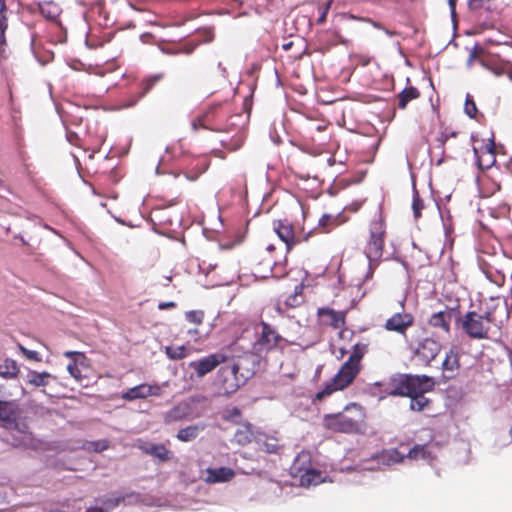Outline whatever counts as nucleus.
<instances>
[{
    "mask_svg": "<svg viewBox=\"0 0 512 512\" xmlns=\"http://www.w3.org/2000/svg\"><path fill=\"white\" fill-rule=\"evenodd\" d=\"M260 449L268 454H278L281 446L277 438L266 436L260 444Z\"/></svg>",
    "mask_w": 512,
    "mask_h": 512,
    "instance_id": "473e14b6",
    "label": "nucleus"
},
{
    "mask_svg": "<svg viewBox=\"0 0 512 512\" xmlns=\"http://www.w3.org/2000/svg\"><path fill=\"white\" fill-rule=\"evenodd\" d=\"M372 220L368 225V238L364 248V253L369 260L370 265L377 263L382 257L385 237L386 223L382 212V205L375 204L372 209Z\"/></svg>",
    "mask_w": 512,
    "mask_h": 512,
    "instance_id": "20e7f679",
    "label": "nucleus"
},
{
    "mask_svg": "<svg viewBox=\"0 0 512 512\" xmlns=\"http://www.w3.org/2000/svg\"><path fill=\"white\" fill-rule=\"evenodd\" d=\"M192 415V407L191 404L182 401L176 404L173 408L167 411L164 414L163 420L166 424H171L173 422H178L184 419L190 418Z\"/></svg>",
    "mask_w": 512,
    "mask_h": 512,
    "instance_id": "aec40b11",
    "label": "nucleus"
},
{
    "mask_svg": "<svg viewBox=\"0 0 512 512\" xmlns=\"http://www.w3.org/2000/svg\"><path fill=\"white\" fill-rule=\"evenodd\" d=\"M368 22H370L375 28L381 29V24L378 22H375L373 20L367 19Z\"/></svg>",
    "mask_w": 512,
    "mask_h": 512,
    "instance_id": "bf43d9fd",
    "label": "nucleus"
},
{
    "mask_svg": "<svg viewBox=\"0 0 512 512\" xmlns=\"http://www.w3.org/2000/svg\"><path fill=\"white\" fill-rule=\"evenodd\" d=\"M9 9L6 0H0V59L7 57V38L6 32L9 27Z\"/></svg>",
    "mask_w": 512,
    "mask_h": 512,
    "instance_id": "6ab92c4d",
    "label": "nucleus"
},
{
    "mask_svg": "<svg viewBox=\"0 0 512 512\" xmlns=\"http://www.w3.org/2000/svg\"><path fill=\"white\" fill-rule=\"evenodd\" d=\"M199 326H194L192 328L187 329V335L190 337V339L194 342H198L202 336L198 329Z\"/></svg>",
    "mask_w": 512,
    "mask_h": 512,
    "instance_id": "3c124183",
    "label": "nucleus"
},
{
    "mask_svg": "<svg viewBox=\"0 0 512 512\" xmlns=\"http://www.w3.org/2000/svg\"><path fill=\"white\" fill-rule=\"evenodd\" d=\"M250 433L247 431H237L235 437L237 438V442L240 444H247L251 441Z\"/></svg>",
    "mask_w": 512,
    "mask_h": 512,
    "instance_id": "8fccbe9b",
    "label": "nucleus"
},
{
    "mask_svg": "<svg viewBox=\"0 0 512 512\" xmlns=\"http://www.w3.org/2000/svg\"><path fill=\"white\" fill-rule=\"evenodd\" d=\"M241 359L237 362L226 364L218 372V381L223 391L227 394L237 391L249 378V370L241 371Z\"/></svg>",
    "mask_w": 512,
    "mask_h": 512,
    "instance_id": "1a4fd4ad",
    "label": "nucleus"
},
{
    "mask_svg": "<svg viewBox=\"0 0 512 512\" xmlns=\"http://www.w3.org/2000/svg\"><path fill=\"white\" fill-rule=\"evenodd\" d=\"M17 347H18V350L21 352V354L26 359L35 361V362H42V357L37 351L29 350L28 348H26L24 345H22L20 343L17 345Z\"/></svg>",
    "mask_w": 512,
    "mask_h": 512,
    "instance_id": "4c0bfd02",
    "label": "nucleus"
},
{
    "mask_svg": "<svg viewBox=\"0 0 512 512\" xmlns=\"http://www.w3.org/2000/svg\"><path fill=\"white\" fill-rule=\"evenodd\" d=\"M412 209H413L414 217L416 219L420 218L421 212L424 209V202L420 198L419 193L417 191H415L414 195H413Z\"/></svg>",
    "mask_w": 512,
    "mask_h": 512,
    "instance_id": "ea45409f",
    "label": "nucleus"
},
{
    "mask_svg": "<svg viewBox=\"0 0 512 512\" xmlns=\"http://www.w3.org/2000/svg\"><path fill=\"white\" fill-rule=\"evenodd\" d=\"M460 355L461 349L456 345L450 347L449 351L446 353L442 362V370L447 379H452L458 374L461 367Z\"/></svg>",
    "mask_w": 512,
    "mask_h": 512,
    "instance_id": "dca6fc26",
    "label": "nucleus"
},
{
    "mask_svg": "<svg viewBox=\"0 0 512 512\" xmlns=\"http://www.w3.org/2000/svg\"><path fill=\"white\" fill-rule=\"evenodd\" d=\"M368 343L358 342L352 346L350 356L342 364L335 376L318 391L315 399L322 401L336 391H342L350 386L362 370V359L368 352Z\"/></svg>",
    "mask_w": 512,
    "mask_h": 512,
    "instance_id": "f03ea898",
    "label": "nucleus"
},
{
    "mask_svg": "<svg viewBox=\"0 0 512 512\" xmlns=\"http://www.w3.org/2000/svg\"><path fill=\"white\" fill-rule=\"evenodd\" d=\"M502 73H504V71H503V70H502V71H499V72H496V74H497V75H500V74H502Z\"/></svg>",
    "mask_w": 512,
    "mask_h": 512,
    "instance_id": "338daca9",
    "label": "nucleus"
},
{
    "mask_svg": "<svg viewBox=\"0 0 512 512\" xmlns=\"http://www.w3.org/2000/svg\"><path fill=\"white\" fill-rule=\"evenodd\" d=\"M454 308L446 307L445 310L434 312L427 319L430 328L437 332L449 335L451 333V320L454 316Z\"/></svg>",
    "mask_w": 512,
    "mask_h": 512,
    "instance_id": "2eb2a0df",
    "label": "nucleus"
},
{
    "mask_svg": "<svg viewBox=\"0 0 512 512\" xmlns=\"http://www.w3.org/2000/svg\"><path fill=\"white\" fill-rule=\"evenodd\" d=\"M175 306H176V304L174 302H160L158 304V308L160 310H166V309L174 308Z\"/></svg>",
    "mask_w": 512,
    "mask_h": 512,
    "instance_id": "6e6d98bb",
    "label": "nucleus"
},
{
    "mask_svg": "<svg viewBox=\"0 0 512 512\" xmlns=\"http://www.w3.org/2000/svg\"><path fill=\"white\" fill-rule=\"evenodd\" d=\"M404 309V306L402 305ZM414 316L406 311L394 313L384 324V328L390 332H396L402 336H406L407 330L413 326Z\"/></svg>",
    "mask_w": 512,
    "mask_h": 512,
    "instance_id": "ddd939ff",
    "label": "nucleus"
},
{
    "mask_svg": "<svg viewBox=\"0 0 512 512\" xmlns=\"http://www.w3.org/2000/svg\"><path fill=\"white\" fill-rule=\"evenodd\" d=\"M390 389L386 393L390 396L409 397L412 393L430 392L434 389L433 378L427 375L398 374L390 379Z\"/></svg>",
    "mask_w": 512,
    "mask_h": 512,
    "instance_id": "39448f33",
    "label": "nucleus"
},
{
    "mask_svg": "<svg viewBox=\"0 0 512 512\" xmlns=\"http://www.w3.org/2000/svg\"><path fill=\"white\" fill-rule=\"evenodd\" d=\"M312 468V457L308 451H301L294 459L290 468L291 475L297 477L302 472Z\"/></svg>",
    "mask_w": 512,
    "mask_h": 512,
    "instance_id": "5701e85b",
    "label": "nucleus"
},
{
    "mask_svg": "<svg viewBox=\"0 0 512 512\" xmlns=\"http://www.w3.org/2000/svg\"><path fill=\"white\" fill-rule=\"evenodd\" d=\"M20 373V368L17 362L11 358H5L0 364V377L4 379H15Z\"/></svg>",
    "mask_w": 512,
    "mask_h": 512,
    "instance_id": "cd10ccee",
    "label": "nucleus"
},
{
    "mask_svg": "<svg viewBox=\"0 0 512 512\" xmlns=\"http://www.w3.org/2000/svg\"><path fill=\"white\" fill-rule=\"evenodd\" d=\"M0 425L23 435H31L28 417L16 400H0Z\"/></svg>",
    "mask_w": 512,
    "mask_h": 512,
    "instance_id": "0eeeda50",
    "label": "nucleus"
},
{
    "mask_svg": "<svg viewBox=\"0 0 512 512\" xmlns=\"http://www.w3.org/2000/svg\"><path fill=\"white\" fill-rule=\"evenodd\" d=\"M185 319L194 326H201L204 320V312L201 310H191L185 313Z\"/></svg>",
    "mask_w": 512,
    "mask_h": 512,
    "instance_id": "e433bc0d",
    "label": "nucleus"
},
{
    "mask_svg": "<svg viewBox=\"0 0 512 512\" xmlns=\"http://www.w3.org/2000/svg\"><path fill=\"white\" fill-rule=\"evenodd\" d=\"M441 350V344L432 337H426L420 340L414 346V355L425 364L433 361Z\"/></svg>",
    "mask_w": 512,
    "mask_h": 512,
    "instance_id": "4468645a",
    "label": "nucleus"
},
{
    "mask_svg": "<svg viewBox=\"0 0 512 512\" xmlns=\"http://www.w3.org/2000/svg\"><path fill=\"white\" fill-rule=\"evenodd\" d=\"M160 387L157 385L140 384L135 387L128 389L122 394V399L126 401H133L136 399H145L149 396H159Z\"/></svg>",
    "mask_w": 512,
    "mask_h": 512,
    "instance_id": "a211bd4d",
    "label": "nucleus"
},
{
    "mask_svg": "<svg viewBox=\"0 0 512 512\" xmlns=\"http://www.w3.org/2000/svg\"><path fill=\"white\" fill-rule=\"evenodd\" d=\"M421 92L418 88L414 86L405 87L400 93L397 95V108L404 110L407 105L418 98H420Z\"/></svg>",
    "mask_w": 512,
    "mask_h": 512,
    "instance_id": "b1692460",
    "label": "nucleus"
},
{
    "mask_svg": "<svg viewBox=\"0 0 512 512\" xmlns=\"http://www.w3.org/2000/svg\"><path fill=\"white\" fill-rule=\"evenodd\" d=\"M480 185L482 192L485 194L486 197L492 196L501 188L500 182L496 181L489 175H484L480 179Z\"/></svg>",
    "mask_w": 512,
    "mask_h": 512,
    "instance_id": "7c9ffc66",
    "label": "nucleus"
},
{
    "mask_svg": "<svg viewBox=\"0 0 512 512\" xmlns=\"http://www.w3.org/2000/svg\"><path fill=\"white\" fill-rule=\"evenodd\" d=\"M273 231L285 243L286 251L304 241H308L313 235V231L304 232L303 229L295 231L294 226L287 219L274 220L272 223Z\"/></svg>",
    "mask_w": 512,
    "mask_h": 512,
    "instance_id": "9d476101",
    "label": "nucleus"
},
{
    "mask_svg": "<svg viewBox=\"0 0 512 512\" xmlns=\"http://www.w3.org/2000/svg\"><path fill=\"white\" fill-rule=\"evenodd\" d=\"M206 475V482L222 483L232 480L235 477V472L229 467L208 468Z\"/></svg>",
    "mask_w": 512,
    "mask_h": 512,
    "instance_id": "4be33fe9",
    "label": "nucleus"
},
{
    "mask_svg": "<svg viewBox=\"0 0 512 512\" xmlns=\"http://www.w3.org/2000/svg\"><path fill=\"white\" fill-rule=\"evenodd\" d=\"M75 138H76V135L70 136L69 137V142L73 143V140H75Z\"/></svg>",
    "mask_w": 512,
    "mask_h": 512,
    "instance_id": "e2e57ef3",
    "label": "nucleus"
},
{
    "mask_svg": "<svg viewBox=\"0 0 512 512\" xmlns=\"http://www.w3.org/2000/svg\"><path fill=\"white\" fill-rule=\"evenodd\" d=\"M242 143H243V134L242 133H237L235 138H234V144H233V146L230 149L231 150H236V149L241 147Z\"/></svg>",
    "mask_w": 512,
    "mask_h": 512,
    "instance_id": "603ef678",
    "label": "nucleus"
},
{
    "mask_svg": "<svg viewBox=\"0 0 512 512\" xmlns=\"http://www.w3.org/2000/svg\"><path fill=\"white\" fill-rule=\"evenodd\" d=\"M276 254V247L273 244L267 245L256 253L254 261L257 276L268 278L273 275V268L279 263V257Z\"/></svg>",
    "mask_w": 512,
    "mask_h": 512,
    "instance_id": "9b49d317",
    "label": "nucleus"
},
{
    "mask_svg": "<svg viewBox=\"0 0 512 512\" xmlns=\"http://www.w3.org/2000/svg\"><path fill=\"white\" fill-rule=\"evenodd\" d=\"M63 355L72 361L77 360V357H84V354L78 351H65Z\"/></svg>",
    "mask_w": 512,
    "mask_h": 512,
    "instance_id": "864d4df0",
    "label": "nucleus"
},
{
    "mask_svg": "<svg viewBox=\"0 0 512 512\" xmlns=\"http://www.w3.org/2000/svg\"><path fill=\"white\" fill-rule=\"evenodd\" d=\"M469 1V6H472L474 4H480L481 2H483V0H468Z\"/></svg>",
    "mask_w": 512,
    "mask_h": 512,
    "instance_id": "052dcab7",
    "label": "nucleus"
},
{
    "mask_svg": "<svg viewBox=\"0 0 512 512\" xmlns=\"http://www.w3.org/2000/svg\"><path fill=\"white\" fill-rule=\"evenodd\" d=\"M85 449L92 452H102L109 448V441L106 439L89 441L84 445Z\"/></svg>",
    "mask_w": 512,
    "mask_h": 512,
    "instance_id": "c9c22d12",
    "label": "nucleus"
},
{
    "mask_svg": "<svg viewBox=\"0 0 512 512\" xmlns=\"http://www.w3.org/2000/svg\"><path fill=\"white\" fill-rule=\"evenodd\" d=\"M53 378V375L47 371L28 370L27 384L33 387H46Z\"/></svg>",
    "mask_w": 512,
    "mask_h": 512,
    "instance_id": "393cba45",
    "label": "nucleus"
},
{
    "mask_svg": "<svg viewBox=\"0 0 512 512\" xmlns=\"http://www.w3.org/2000/svg\"><path fill=\"white\" fill-rule=\"evenodd\" d=\"M19 238H20V240H21V242H22L23 244H26V241L24 240V238H23L22 236H20Z\"/></svg>",
    "mask_w": 512,
    "mask_h": 512,
    "instance_id": "0e129e2a",
    "label": "nucleus"
},
{
    "mask_svg": "<svg viewBox=\"0 0 512 512\" xmlns=\"http://www.w3.org/2000/svg\"><path fill=\"white\" fill-rule=\"evenodd\" d=\"M204 429H205L204 424L189 425L185 428H181L177 432L176 437L181 442H190V441L195 440L198 437V435L200 434V432H202Z\"/></svg>",
    "mask_w": 512,
    "mask_h": 512,
    "instance_id": "bb28decb",
    "label": "nucleus"
},
{
    "mask_svg": "<svg viewBox=\"0 0 512 512\" xmlns=\"http://www.w3.org/2000/svg\"><path fill=\"white\" fill-rule=\"evenodd\" d=\"M427 450L425 445H415L413 448L410 449L408 456L411 459H419L423 458L425 459L427 457Z\"/></svg>",
    "mask_w": 512,
    "mask_h": 512,
    "instance_id": "79ce46f5",
    "label": "nucleus"
},
{
    "mask_svg": "<svg viewBox=\"0 0 512 512\" xmlns=\"http://www.w3.org/2000/svg\"><path fill=\"white\" fill-rule=\"evenodd\" d=\"M473 152L474 154L480 153H496V144L494 142L493 136L491 138H488L486 142H482L480 146H473Z\"/></svg>",
    "mask_w": 512,
    "mask_h": 512,
    "instance_id": "f704fd0d",
    "label": "nucleus"
},
{
    "mask_svg": "<svg viewBox=\"0 0 512 512\" xmlns=\"http://www.w3.org/2000/svg\"><path fill=\"white\" fill-rule=\"evenodd\" d=\"M456 1L457 0H448V4L453 14L455 13Z\"/></svg>",
    "mask_w": 512,
    "mask_h": 512,
    "instance_id": "4d7b16f0",
    "label": "nucleus"
},
{
    "mask_svg": "<svg viewBox=\"0 0 512 512\" xmlns=\"http://www.w3.org/2000/svg\"><path fill=\"white\" fill-rule=\"evenodd\" d=\"M229 113L230 109L227 104H214L192 120L191 128L194 132H197L199 129L214 132L229 131V125L224 122Z\"/></svg>",
    "mask_w": 512,
    "mask_h": 512,
    "instance_id": "423d86ee",
    "label": "nucleus"
},
{
    "mask_svg": "<svg viewBox=\"0 0 512 512\" xmlns=\"http://www.w3.org/2000/svg\"><path fill=\"white\" fill-rule=\"evenodd\" d=\"M427 392H418L412 393L409 398L410 401V409L416 412L424 411L431 406V400L425 397Z\"/></svg>",
    "mask_w": 512,
    "mask_h": 512,
    "instance_id": "c756f323",
    "label": "nucleus"
},
{
    "mask_svg": "<svg viewBox=\"0 0 512 512\" xmlns=\"http://www.w3.org/2000/svg\"><path fill=\"white\" fill-rule=\"evenodd\" d=\"M508 318L506 303H497L485 311L471 310L459 315L455 319V325L470 339L485 340L500 330L504 320Z\"/></svg>",
    "mask_w": 512,
    "mask_h": 512,
    "instance_id": "f257e3e1",
    "label": "nucleus"
},
{
    "mask_svg": "<svg viewBox=\"0 0 512 512\" xmlns=\"http://www.w3.org/2000/svg\"><path fill=\"white\" fill-rule=\"evenodd\" d=\"M165 354L171 360H181L188 356V351L184 345L167 346L165 347Z\"/></svg>",
    "mask_w": 512,
    "mask_h": 512,
    "instance_id": "72a5a7b5",
    "label": "nucleus"
},
{
    "mask_svg": "<svg viewBox=\"0 0 512 512\" xmlns=\"http://www.w3.org/2000/svg\"><path fill=\"white\" fill-rule=\"evenodd\" d=\"M458 133L456 131H448L447 129L436 138V141L438 142L439 146L445 147L446 143L449 141L450 138L457 137Z\"/></svg>",
    "mask_w": 512,
    "mask_h": 512,
    "instance_id": "c03bdc74",
    "label": "nucleus"
},
{
    "mask_svg": "<svg viewBox=\"0 0 512 512\" xmlns=\"http://www.w3.org/2000/svg\"><path fill=\"white\" fill-rule=\"evenodd\" d=\"M338 225L337 217L331 214H323L319 221L318 226L310 231H313V235L315 233H329Z\"/></svg>",
    "mask_w": 512,
    "mask_h": 512,
    "instance_id": "c85d7f7f",
    "label": "nucleus"
},
{
    "mask_svg": "<svg viewBox=\"0 0 512 512\" xmlns=\"http://www.w3.org/2000/svg\"><path fill=\"white\" fill-rule=\"evenodd\" d=\"M323 427L335 433L363 434L366 430V410L355 402L349 403L338 413L325 414Z\"/></svg>",
    "mask_w": 512,
    "mask_h": 512,
    "instance_id": "7ed1b4c3",
    "label": "nucleus"
},
{
    "mask_svg": "<svg viewBox=\"0 0 512 512\" xmlns=\"http://www.w3.org/2000/svg\"><path fill=\"white\" fill-rule=\"evenodd\" d=\"M483 272L485 273V275L488 279H490L492 282H494L498 286H501L505 281V275L502 273L497 272L496 276L493 277V271H492V267L490 265H485V267H483Z\"/></svg>",
    "mask_w": 512,
    "mask_h": 512,
    "instance_id": "58836bf2",
    "label": "nucleus"
},
{
    "mask_svg": "<svg viewBox=\"0 0 512 512\" xmlns=\"http://www.w3.org/2000/svg\"><path fill=\"white\" fill-rule=\"evenodd\" d=\"M297 296H298V294H297V293H295V294H293V295H290V296L286 299L285 304H286L287 306H289V307H295V306L297 305V303H296Z\"/></svg>",
    "mask_w": 512,
    "mask_h": 512,
    "instance_id": "5fc2aeb1",
    "label": "nucleus"
},
{
    "mask_svg": "<svg viewBox=\"0 0 512 512\" xmlns=\"http://www.w3.org/2000/svg\"><path fill=\"white\" fill-rule=\"evenodd\" d=\"M318 316L325 325H329L334 329L341 328L345 324L346 313L343 311H336L332 308H320Z\"/></svg>",
    "mask_w": 512,
    "mask_h": 512,
    "instance_id": "412c9836",
    "label": "nucleus"
},
{
    "mask_svg": "<svg viewBox=\"0 0 512 512\" xmlns=\"http://www.w3.org/2000/svg\"><path fill=\"white\" fill-rule=\"evenodd\" d=\"M41 13L49 19H55L58 15L57 7L51 3L42 6Z\"/></svg>",
    "mask_w": 512,
    "mask_h": 512,
    "instance_id": "49530a36",
    "label": "nucleus"
},
{
    "mask_svg": "<svg viewBox=\"0 0 512 512\" xmlns=\"http://www.w3.org/2000/svg\"><path fill=\"white\" fill-rule=\"evenodd\" d=\"M67 370L76 381H82L83 377L81 374V370L78 367L77 360L71 361L67 366Z\"/></svg>",
    "mask_w": 512,
    "mask_h": 512,
    "instance_id": "a18cd8bd",
    "label": "nucleus"
},
{
    "mask_svg": "<svg viewBox=\"0 0 512 512\" xmlns=\"http://www.w3.org/2000/svg\"><path fill=\"white\" fill-rule=\"evenodd\" d=\"M158 80H159V77H152V78L143 80L141 82L142 95H145L146 93H148Z\"/></svg>",
    "mask_w": 512,
    "mask_h": 512,
    "instance_id": "09e8293b",
    "label": "nucleus"
},
{
    "mask_svg": "<svg viewBox=\"0 0 512 512\" xmlns=\"http://www.w3.org/2000/svg\"><path fill=\"white\" fill-rule=\"evenodd\" d=\"M386 34L393 35L394 33L389 32L388 30H385Z\"/></svg>",
    "mask_w": 512,
    "mask_h": 512,
    "instance_id": "69168bd1",
    "label": "nucleus"
},
{
    "mask_svg": "<svg viewBox=\"0 0 512 512\" xmlns=\"http://www.w3.org/2000/svg\"><path fill=\"white\" fill-rule=\"evenodd\" d=\"M241 415V410L237 407H233L225 412L223 418L227 421L238 422Z\"/></svg>",
    "mask_w": 512,
    "mask_h": 512,
    "instance_id": "de8ad7c7",
    "label": "nucleus"
},
{
    "mask_svg": "<svg viewBox=\"0 0 512 512\" xmlns=\"http://www.w3.org/2000/svg\"><path fill=\"white\" fill-rule=\"evenodd\" d=\"M75 138H76V135L70 136L69 137V142L73 143V140H75Z\"/></svg>",
    "mask_w": 512,
    "mask_h": 512,
    "instance_id": "680f3d73",
    "label": "nucleus"
},
{
    "mask_svg": "<svg viewBox=\"0 0 512 512\" xmlns=\"http://www.w3.org/2000/svg\"><path fill=\"white\" fill-rule=\"evenodd\" d=\"M505 74L512 81V65L507 68V70L505 71Z\"/></svg>",
    "mask_w": 512,
    "mask_h": 512,
    "instance_id": "13d9d810",
    "label": "nucleus"
},
{
    "mask_svg": "<svg viewBox=\"0 0 512 512\" xmlns=\"http://www.w3.org/2000/svg\"><path fill=\"white\" fill-rule=\"evenodd\" d=\"M143 453L158 459L160 462H168L173 458V453L162 443L141 441L137 446Z\"/></svg>",
    "mask_w": 512,
    "mask_h": 512,
    "instance_id": "f3484780",
    "label": "nucleus"
},
{
    "mask_svg": "<svg viewBox=\"0 0 512 512\" xmlns=\"http://www.w3.org/2000/svg\"><path fill=\"white\" fill-rule=\"evenodd\" d=\"M296 478L299 479V483L303 487L318 485L324 480L322 473L313 467L310 470H306L304 473L302 472Z\"/></svg>",
    "mask_w": 512,
    "mask_h": 512,
    "instance_id": "a878e982",
    "label": "nucleus"
},
{
    "mask_svg": "<svg viewBox=\"0 0 512 512\" xmlns=\"http://www.w3.org/2000/svg\"><path fill=\"white\" fill-rule=\"evenodd\" d=\"M474 156L476 158L477 166L481 170L490 169L496 163V153H477L474 154Z\"/></svg>",
    "mask_w": 512,
    "mask_h": 512,
    "instance_id": "2f4dec72",
    "label": "nucleus"
},
{
    "mask_svg": "<svg viewBox=\"0 0 512 512\" xmlns=\"http://www.w3.org/2000/svg\"><path fill=\"white\" fill-rule=\"evenodd\" d=\"M331 4H332V0H329L326 3H324L318 7L319 17L316 20L317 24L321 25L326 21L327 14L330 10Z\"/></svg>",
    "mask_w": 512,
    "mask_h": 512,
    "instance_id": "37998d69",
    "label": "nucleus"
},
{
    "mask_svg": "<svg viewBox=\"0 0 512 512\" xmlns=\"http://www.w3.org/2000/svg\"><path fill=\"white\" fill-rule=\"evenodd\" d=\"M229 358L227 353L219 351L196 361H192L189 366L195 371L198 377H203L212 372L220 364L227 363Z\"/></svg>",
    "mask_w": 512,
    "mask_h": 512,
    "instance_id": "f8f14e48",
    "label": "nucleus"
},
{
    "mask_svg": "<svg viewBox=\"0 0 512 512\" xmlns=\"http://www.w3.org/2000/svg\"><path fill=\"white\" fill-rule=\"evenodd\" d=\"M260 330H256V339L252 344V351L255 355L261 356L267 354L279 347H283L285 339L278 331L265 321L258 325Z\"/></svg>",
    "mask_w": 512,
    "mask_h": 512,
    "instance_id": "6e6552de",
    "label": "nucleus"
},
{
    "mask_svg": "<svg viewBox=\"0 0 512 512\" xmlns=\"http://www.w3.org/2000/svg\"><path fill=\"white\" fill-rule=\"evenodd\" d=\"M464 110H465V113L470 118H476L477 117L478 109H477L475 101L473 100V98L470 95H467V97H466V101H465V105H464Z\"/></svg>",
    "mask_w": 512,
    "mask_h": 512,
    "instance_id": "a19ab883",
    "label": "nucleus"
}]
</instances>
